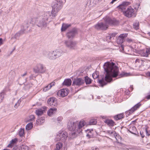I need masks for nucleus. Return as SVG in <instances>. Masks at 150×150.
Instances as JSON below:
<instances>
[{
	"mask_svg": "<svg viewBox=\"0 0 150 150\" xmlns=\"http://www.w3.org/2000/svg\"><path fill=\"white\" fill-rule=\"evenodd\" d=\"M103 67L106 72L105 79L99 81L102 87L106 85L107 82H110L112 80V77H116L118 74V68L114 63L107 62L104 65Z\"/></svg>",
	"mask_w": 150,
	"mask_h": 150,
	"instance_id": "nucleus-1",
	"label": "nucleus"
},
{
	"mask_svg": "<svg viewBox=\"0 0 150 150\" xmlns=\"http://www.w3.org/2000/svg\"><path fill=\"white\" fill-rule=\"evenodd\" d=\"M86 124V122L84 120L81 121L79 123L71 121L68 122V126L70 130L75 131L80 133L82 132V128Z\"/></svg>",
	"mask_w": 150,
	"mask_h": 150,
	"instance_id": "nucleus-2",
	"label": "nucleus"
},
{
	"mask_svg": "<svg viewBox=\"0 0 150 150\" xmlns=\"http://www.w3.org/2000/svg\"><path fill=\"white\" fill-rule=\"evenodd\" d=\"M108 24H114L113 21L109 17L105 20V23H98L95 25V27L97 30H105L108 28Z\"/></svg>",
	"mask_w": 150,
	"mask_h": 150,
	"instance_id": "nucleus-3",
	"label": "nucleus"
},
{
	"mask_svg": "<svg viewBox=\"0 0 150 150\" xmlns=\"http://www.w3.org/2000/svg\"><path fill=\"white\" fill-rule=\"evenodd\" d=\"M33 22H34L35 23L38 27L42 29H44L47 27V22L43 18L40 16H38L32 19Z\"/></svg>",
	"mask_w": 150,
	"mask_h": 150,
	"instance_id": "nucleus-4",
	"label": "nucleus"
},
{
	"mask_svg": "<svg viewBox=\"0 0 150 150\" xmlns=\"http://www.w3.org/2000/svg\"><path fill=\"white\" fill-rule=\"evenodd\" d=\"M62 3L60 1L55 0L52 4V15L53 17L55 16L58 12L62 8Z\"/></svg>",
	"mask_w": 150,
	"mask_h": 150,
	"instance_id": "nucleus-5",
	"label": "nucleus"
},
{
	"mask_svg": "<svg viewBox=\"0 0 150 150\" xmlns=\"http://www.w3.org/2000/svg\"><path fill=\"white\" fill-rule=\"evenodd\" d=\"M33 70L34 72L35 73H44L46 71V68L43 65L38 64L34 68Z\"/></svg>",
	"mask_w": 150,
	"mask_h": 150,
	"instance_id": "nucleus-6",
	"label": "nucleus"
},
{
	"mask_svg": "<svg viewBox=\"0 0 150 150\" xmlns=\"http://www.w3.org/2000/svg\"><path fill=\"white\" fill-rule=\"evenodd\" d=\"M67 137V134L66 132L60 131L58 132L57 135L56 139L57 141L65 140Z\"/></svg>",
	"mask_w": 150,
	"mask_h": 150,
	"instance_id": "nucleus-7",
	"label": "nucleus"
},
{
	"mask_svg": "<svg viewBox=\"0 0 150 150\" xmlns=\"http://www.w3.org/2000/svg\"><path fill=\"white\" fill-rule=\"evenodd\" d=\"M65 46L70 50L74 49L76 46V43L71 40H65L64 41Z\"/></svg>",
	"mask_w": 150,
	"mask_h": 150,
	"instance_id": "nucleus-8",
	"label": "nucleus"
},
{
	"mask_svg": "<svg viewBox=\"0 0 150 150\" xmlns=\"http://www.w3.org/2000/svg\"><path fill=\"white\" fill-rule=\"evenodd\" d=\"M84 83V80L81 78L74 79L72 85L80 86Z\"/></svg>",
	"mask_w": 150,
	"mask_h": 150,
	"instance_id": "nucleus-9",
	"label": "nucleus"
},
{
	"mask_svg": "<svg viewBox=\"0 0 150 150\" xmlns=\"http://www.w3.org/2000/svg\"><path fill=\"white\" fill-rule=\"evenodd\" d=\"M130 4V3L129 2H124L121 5L118 6L117 8L119 9L120 11L124 13L125 11L127 10L126 8L127 6Z\"/></svg>",
	"mask_w": 150,
	"mask_h": 150,
	"instance_id": "nucleus-10",
	"label": "nucleus"
},
{
	"mask_svg": "<svg viewBox=\"0 0 150 150\" xmlns=\"http://www.w3.org/2000/svg\"><path fill=\"white\" fill-rule=\"evenodd\" d=\"M134 9L131 6H129L127 8L126 10L125 11L123 14L125 16L128 17H130L134 14Z\"/></svg>",
	"mask_w": 150,
	"mask_h": 150,
	"instance_id": "nucleus-11",
	"label": "nucleus"
},
{
	"mask_svg": "<svg viewBox=\"0 0 150 150\" xmlns=\"http://www.w3.org/2000/svg\"><path fill=\"white\" fill-rule=\"evenodd\" d=\"M68 93V91L66 89H62L59 90L57 93V96L60 97H63L67 96Z\"/></svg>",
	"mask_w": 150,
	"mask_h": 150,
	"instance_id": "nucleus-12",
	"label": "nucleus"
},
{
	"mask_svg": "<svg viewBox=\"0 0 150 150\" xmlns=\"http://www.w3.org/2000/svg\"><path fill=\"white\" fill-rule=\"evenodd\" d=\"M127 34H122L120 35L118 38L117 42L118 44H122L124 41V39L127 36Z\"/></svg>",
	"mask_w": 150,
	"mask_h": 150,
	"instance_id": "nucleus-13",
	"label": "nucleus"
},
{
	"mask_svg": "<svg viewBox=\"0 0 150 150\" xmlns=\"http://www.w3.org/2000/svg\"><path fill=\"white\" fill-rule=\"evenodd\" d=\"M47 103L48 104L51 106H55L57 105V100L55 98H51L49 99Z\"/></svg>",
	"mask_w": 150,
	"mask_h": 150,
	"instance_id": "nucleus-14",
	"label": "nucleus"
},
{
	"mask_svg": "<svg viewBox=\"0 0 150 150\" xmlns=\"http://www.w3.org/2000/svg\"><path fill=\"white\" fill-rule=\"evenodd\" d=\"M51 14H52V12L48 11L44 13L42 15L40 16L43 18V19H45L47 22L48 19L50 18Z\"/></svg>",
	"mask_w": 150,
	"mask_h": 150,
	"instance_id": "nucleus-15",
	"label": "nucleus"
},
{
	"mask_svg": "<svg viewBox=\"0 0 150 150\" xmlns=\"http://www.w3.org/2000/svg\"><path fill=\"white\" fill-rule=\"evenodd\" d=\"M76 33V30L75 29H74L71 31L67 33V36L69 38H73Z\"/></svg>",
	"mask_w": 150,
	"mask_h": 150,
	"instance_id": "nucleus-16",
	"label": "nucleus"
},
{
	"mask_svg": "<svg viewBox=\"0 0 150 150\" xmlns=\"http://www.w3.org/2000/svg\"><path fill=\"white\" fill-rule=\"evenodd\" d=\"M56 59L61 56L64 53L63 51L60 49H57L54 50Z\"/></svg>",
	"mask_w": 150,
	"mask_h": 150,
	"instance_id": "nucleus-17",
	"label": "nucleus"
},
{
	"mask_svg": "<svg viewBox=\"0 0 150 150\" xmlns=\"http://www.w3.org/2000/svg\"><path fill=\"white\" fill-rule=\"evenodd\" d=\"M47 57L50 60H53L56 59L54 51L49 52L47 54Z\"/></svg>",
	"mask_w": 150,
	"mask_h": 150,
	"instance_id": "nucleus-18",
	"label": "nucleus"
},
{
	"mask_svg": "<svg viewBox=\"0 0 150 150\" xmlns=\"http://www.w3.org/2000/svg\"><path fill=\"white\" fill-rule=\"evenodd\" d=\"M141 105V104L139 103H138L129 110V113L131 114L135 110H137L139 108Z\"/></svg>",
	"mask_w": 150,
	"mask_h": 150,
	"instance_id": "nucleus-19",
	"label": "nucleus"
},
{
	"mask_svg": "<svg viewBox=\"0 0 150 150\" xmlns=\"http://www.w3.org/2000/svg\"><path fill=\"white\" fill-rule=\"evenodd\" d=\"M57 109L56 108H51L47 111V114L50 116H51L56 112Z\"/></svg>",
	"mask_w": 150,
	"mask_h": 150,
	"instance_id": "nucleus-20",
	"label": "nucleus"
},
{
	"mask_svg": "<svg viewBox=\"0 0 150 150\" xmlns=\"http://www.w3.org/2000/svg\"><path fill=\"white\" fill-rule=\"evenodd\" d=\"M71 83L72 81L71 79H67L64 80V82L63 83V85L67 86H69L71 85Z\"/></svg>",
	"mask_w": 150,
	"mask_h": 150,
	"instance_id": "nucleus-21",
	"label": "nucleus"
},
{
	"mask_svg": "<svg viewBox=\"0 0 150 150\" xmlns=\"http://www.w3.org/2000/svg\"><path fill=\"white\" fill-rule=\"evenodd\" d=\"M88 134H87V136H89V137H92L94 136V134L95 133V131L93 130H88L87 131Z\"/></svg>",
	"mask_w": 150,
	"mask_h": 150,
	"instance_id": "nucleus-22",
	"label": "nucleus"
},
{
	"mask_svg": "<svg viewBox=\"0 0 150 150\" xmlns=\"http://www.w3.org/2000/svg\"><path fill=\"white\" fill-rule=\"evenodd\" d=\"M143 60L137 59L135 61V64L137 66L140 67L143 64Z\"/></svg>",
	"mask_w": 150,
	"mask_h": 150,
	"instance_id": "nucleus-23",
	"label": "nucleus"
},
{
	"mask_svg": "<svg viewBox=\"0 0 150 150\" xmlns=\"http://www.w3.org/2000/svg\"><path fill=\"white\" fill-rule=\"evenodd\" d=\"M70 24H67L64 23L62 24L61 30L62 31H64L68 27L71 26Z\"/></svg>",
	"mask_w": 150,
	"mask_h": 150,
	"instance_id": "nucleus-24",
	"label": "nucleus"
},
{
	"mask_svg": "<svg viewBox=\"0 0 150 150\" xmlns=\"http://www.w3.org/2000/svg\"><path fill=\"white\" fill-rule=\"evenodd\" d=\"M105 122L110 126H113L114 125V122L112 120L107 119L105 120Z\"/></svg>",
	"mask_w": 150,
	"mask_h": 150,
	"instance_id": "nucleus-25",
	"label": "nucleus"
},
{
	"mask_svg": "<svg viewBox=\"0 0 150 150\" xmlns=\"http://www.w3.org/2000/svg\"><path fill=\"white\" fill-rule=\"evenodd\" d=\"M44 110L42 109H39L36 110L35 112L38 116L42 115L44 113Z\"/></svg>",
	"mask_w": 150,
	"mask_h": 150,
	"instance_id": "nucleus-26",
	"label": "nucleus"
},
{
	"mask_svg": "<svg viewBox=\"0 0 150 150\" xmlns=\"http://www.w3.org/2000/svg\"><path fill=\"white\" fill-rule=\"evenodd\" d=\"M124 114L123 113H121L115 116L114 118L116 120H117L124 117Z\"/></svg>",
	"mask_w": 150,
	"mask_h": 150,
	"instance_id": "nucleus-27",
	"label": "nucleus"
},
{
	"mask_svg": "<svg viewBox=\"0 0 150 150\" xmlns=\"http://www.w3.org/2000/svg\"><path fill=\"white\" fill-rule=\"evenodd\" d=\"M62 144L60 142H59L56 144V148L54 150H62Z\"/></svg>",
	"mask_w": 150,
	"mask_h": 150,
	"instance_id": "nucleus-28",
	"label": "nucleus"
},
{
	"mask_svg": "<svg viewBox=\"0 0 150 150\" xmlns=\"http://www.w3.org/2000/svg\"><path fill=\"white\" fill-rule=\"evenodd\" d=\"M23 31L21 30L19 32L16 33L11 38L17 39L23 33Z\"/></svg>",
	"mask_w": 150,
	"mask_h": 150,
	"instance_id": "nucleus-29",
	"label": "nucleus"
},
{
	"mask_svg": "<svg viewBox=\"0 0 150 150\" xmlns=\"http://www.w3.org/2000/svg\"><path fill=\"white\" fill-rule=\"evenodd\" d=\"M18 134L20 137L23 136L25 134L24 129L21 128L18 131Z\"/></svg>",
	"mask_w": 150,
	"mask_h": 150,
	"instance_id": "nucleus-30",
	"label": "nucleus"
},
{
	"mask_svg": "<svg viewBox=\"0 0 150 150\" xmlns=\"http://www.w3.org/2000/svg\"><path fill=\"white\" fill-rule=\"evenodd\" d=\"M17 140V139H12L10 141V143L8 145V147H11L13 145V144H14L16 143Z\"/></svg>",
	"mask_w": 150,
	"mask_h": 150,
	"instance_id": "nucleus-31",
	"label": "nucleus"
},
{
	"mask_svg": "<svg viewBox=\"0 0 150 150\" xmlns=\"http://www.w3.org/2000/svg\"><path fill=\"white\" fill-rule=\"evenodd\" d=\"M33 124L31 122L28 124L26 126V129L27 130H29L31 129L33 127Z\"/></svg>",
	"mask_w": 150,
	"mask_h": 150,
	"instance_id": "nucleus-32",
	"label": "nucleus"
},
{
	"mask_svg": "<svg viewBox=\"0 0 150 150\" xmlns=\"http://www.w3.org/2000/svg\"><path fill=\"white\" fill-rule=\"evenodd\" d=\"M85 81L86 84H89L91 82V80L88 76L85 77Z\"/></svg>",
	"mask_w": 150,
	"mask_h": 150,
	"instance_id": "nucleus-33",
	"label": "nucleus"
},
{
	"mask_svg": "<svg viewBox=\"0 0 150 150\" xmlns=\"http://www.w3.org/2000/svg\"><path fill=\"white\" fill-rule=\"evenodd\" d=\"M140 53L141 55L142 56L147 57L148 56L146 50H142L140 51Z\"/></svg>",
	"mask_w": 150,
	"mask_h": 150,
	"instance_id": "nucleus-34",
	"label": "nucleus"
},
{
	"mask_svg": "<svg viewBox=\"0 0 150 150\" xmlns=\"http://www.w3.org/2000/svg\"><path fill=\"white\" fill-rule=\"evenodd\" d=\"M130 132L133 134H134L136 132V129L134 127H131L129 129Z\"/></svg>",
	"mask_w": 150,
	"mask_h": 150,
	"instance_id": "nucleus-35",
	"label": "nucleus"
},
{
	"mask_svg": "<svg viewBox=\"0 0 150 150\" xmlns=\"http://www.w3.org/2000/svg\"><path fill=\"white\" fill-rule=\"evenodd\" d=\"M139 22L136 21L134 22L133 24L134 28L136 30H137L139 29Z\"/></svg>",
	"mask_w": 150,
	"mask_h": 150,
	"instance_id": "nucleus-36",
	"label": "nucleus"
},
{
	"mask_svg": "<svg viewBox=\"0 0 150 150\" xmlns=\"http://www.w3.org/2000/svg\"><path fill=\"white\" fill-rule=\"evenodd\" d=\"M116 34V33H112L109 35V36H107V39H111L112 38L115 36Z\"/></svg>",
	"mask_w": 150,
	"mask_h": 150,
	"instance_id": "nucleus-37",
	"label": "nucleus"
},
{
	"mask_svg": "<svg viewBox=\"0 0 150 150\" xmlns=\"http://www.w3.org/2000/svg\"><path fill=\"white\" fill-rule=\"evenodd\" d=\"M35 119V117L34 115H31L29 116V117L28 118L27 121L29 122L32 121Z\"/></svg>",
	"mask_w": 150,
	"mask_h": 150,
	"instance_id": "nucleus-38",
	"label": "nucleus"
},
{
	"mask_svg": "<svg viewBox=\"0 0 150 150\" xmlns=\"http://www.w3.org/2000/svg\"><path fill=\"white\" fill-rule=\"evenodd\" d=\"M96 123L97 121L94 119L91 120L89 122V124L90 125H96Z\"/></svg>",
	"mask_w": 150,
	"mask_h": 150,
	"instance_id": "nucleus-39",
	"label": "nucleus"
},
{
	"mask_svg": "<svg viewBox=\"0 0 150 150\" xmlns=\"http://www.w3.org/2000/svg\"><path fill=\"white\" fill-rule=\"evenodd\" d=\"M37 122H38L39 123H40L41 124L43 123L44 122V117H41V118L40 119H38L37 120Z\"/></svg>",
	"mask_w": 150,
	"mask_h": 150,
	"instance_id": "nucleus-40",
	"label": "nucleus"
},
{
	"mask_svg": "<svg viewBox=\"0 0 150 150\" xmlns=\"http://www.w3.org/2000/svg\"><path fill=\"white\" fill-rule=\"evenodd\" d=\"M130 73H128L125 72L122 73L121 75L122 77H126L130 76Z\"/></svg>",
	"mask_w": 150,
	"mask_h": 150,
	"instance_id": "nucleus-41",
	"label": "nucleus"
},
{
	"mask_svg": "<svg viewBox=\"0 0 150 150\" xmlns=\"http://www.w3.org/2000/svg\"><path fill=\"white\" fill-rule=\"evenodd\" d=\"M22 150H29V147L26 145H23L21 147Z\"/></svg>",
	"mask_w": 150,
	"mask_h": 150,
	"instance_id": "nucleus-42",
	"label": "nucleus"
},
{
	"mask_svg": "<svg viewBox=\"0 0 150 150\" xmlns=\"http://www.w3.org/2000/svg\"><path fill=\"white\" fill-rule=\"evenodd\" d=\"M21 102V100L20 99L18 100L17 103H16L14 105V107L16 108H17L19 106Z\"/></svg>",
	"mask_w": 150,
	"mask_h": 150,
	"instance_id": "nucleus-43",
	"label": "nucleus"
},
{
	"mask_svg": "<svg viewBox=\"0 0 150 150\" xmlns=\"http://www.w3.org/2000/svg\"><path fill=\"white\" fill-rule=\"evenodd\" d=\"M51 88V87H50L49 85H48L43 89V90L44 92H46L48 90H49Z\"/></svg>",
	"mask_w": 150,
	"mask_h": 150,
	"instance_id": "nucleus-44",
	"label": "nucleus"
},
{
	"mask_svg": "<svg viewBox=\"0 0 150 150\" xmlns=\"http://www.w3.org/2000/svg\"><path fill=\"white\" fill-rule=\"evenodd\" d=\"M99 75L98 74V72H96L95 73H94L92 74V76L94 79H96L98 77Z\"/></svg>",
	"mask_w": 150,
	"mask_h": 150,
	"instance_id": "nucleus-45",
	"label": "nucleus"
},
{
	"mask_svg": "<svg viewBox=\"0 0 150 150\" xmlns=\"http://www.w3.org/2000/svg\"><path fill=\"white\" fill-rule=\"evenodd\" d=\"M4 98V93H0V103L1 102Z\"/></svg>",
	"mask_w": 150,
	"mask_h": 150,
	"instance_id": "nucleus-46",
	"label": "nucleus"
},
{
	"mask_svg": "<svg viewBox=\"0 0 150 150\" xmlns=\"http://www.w3.org/2000/svg\"><path fill=\"white\" fill-rule=\"evenodd\" d=\"M134 8L136 10H137L139 8V4H135L134 5Z\"/></svg>",
	"mask_w": 150,
	"mask_h": 150,
	"instance_id": "nucleus-47",
	"label": "nucleus"
},
{
	"mask_svg": "<svg viewBox=\"0 0 150 150\" xmlns=\"http://www.w3.org/2000/svg\"><path fill=\"white\" fill-rule=\"evenodd\" d=\"M55 84V83L54 82H53L50 84H49V85L50 86V87L51 88L52 86H54Z\"/></svg>",
	"mask_w": 150,
	"mask_h": 150,
	"instance_id": "nucleus-48",
	"label": "nucleus"
},
{
	"mask_svg": "<svg viewBox=\"0 0 150 150\" xmlns=\"http://www.w3.org/2000/svg\"><path fill=\"white\" fill-rule=\"evenodd\" d=\"M146 51L148 55L150 54V48H147Z\"/></svg>",
	"mask_w": 150,
	"mask_h": 150,
	"instance_id": "nucleus-49",
	"label": "nucleus"
},
{
	"mask_svg": "<svg viewBox=\"0 0 150 150\" xmlns=\"http://www.w3.org/2000/svg\"><path fill=\"white\" fill-rule=\"evenodd\" d=\"M62 119V118L61 117H59L57 118V121L58 122H61Z\"/></svg>",
	"mask_w": 150,
	"mask_h": 150,
	"instance_id": "nucleus-50",
	"label": "nucleus"
},
{
	"mask_svg": "<svg viewBox=\"0 0 150 150\" xmlns=\"http://www.w3.org/2000/svg\"><path fill=\"white\" fill-rule=\"evenodd\" d=\"M92 150H99V149L96 147H93L92 148Z\"/></svg>",
	"mask_w": 150,
	"mask_h": 150,
	"instance_id": "nucleus-51",
	"label": "nucleus"
},
{
	"mask_svg": "<svg viewBox=\"0 0 150 150\" xmlns=\"http://www.w3.org/2000/svg\"><path fill=\"white\" fill-rule=\"evenodd\" d=\"M10 74H12V75H13L14 76L15 75V73L13 71H11L10 72Z\"/></svg>",
	"mask_w": 150,
	"mask_h": 150,
	"instance_id": "nucleus-52",
	"label": "nucleus"
},
{
	"mask_svg": "<svg viewBox=\"0 0 150 150\" xmlns=\"http://www.w3.org/2000/svg\"><path fill=\"white\" fill-rule=\"evenodd\" d=\"M3 44V40L2 38H0V45Z\"/></svg>",
	"mask_w": 150,
	"mask_h": 150,
	"instance_id": "nucleus-53",
	"label": "nucleus"
},
{
	"mask_svg": "<svg viewBox=\"0 0 150 150\" xmlns=\"http://www.w3.org/2000/svg\"><path fill=\"white\" fill-rule=\"evenodd\" d=\"M133 89V88H132V86H130V87L129 88V91H132Z\"/></svg>",
	"mask_w": 150,
	"mask_h": 150,
	"instance_id": "nucleus-54",
	"label": "nucleus"
},
{
	"mask_svg": "<svg viewBox=\"0 0 150 150\" xmlns=\"http://www.w3.org/2000/svg\"><path fill=\"white\" fill-rule=\"evenodd\" d=\"M127 40L128 42H130L132 41V39H127Z\"/></svg>",
	"mask_w": 150,
	"mask_h": 150,
	"instance_id": "nucleus-55",
	"label": "nucleus"
},
{
	"mask_svg": "<svg viewBox=\"0 0 150 150\" xmlns=\"http://www.w3.org/2000/svg\"><path fill=\"white\" fill-rule=\"evenodd\" d=\"M107 132L109 134H112V132L111 130H108L107 131Z\"/></svg>",
	"mask_w": 150,
	"mask_h": 150,
	"instance_id": "nucleus-56",
	"label": "nucleus"
},
{
	"mask_svg": "<svg viewBox=\"0 0 150 150\" xmlns=\"http://www.w3.org/2000/svg\"><path fill=\"white\" fill-rule=\"evenodd\" d=\"M146 98L147 99H150V94L149 95H148L146 96Z\"/></svg>",
	"mask_w": 150,
	"mask_h": 150,
	"instance_id": "nucleus-57",
	"label": "nucleus"
},
{
	"mask_svg": "<svg viewBox=\"0 0 150 150\" xmlns=\"http://www.w3.org/2000/svg\"><path fill=\"white\" fill-rule=\"evenodd\" d=\"M27 74V73L26 72L24 74L21 75L22 76H25Z\"/></svg>",
	"mask_w": 150,
	"mask_h": 150,
	"instance_id": "nucleus-58",
	"label": "nucleus"
},
{
	"mask_svg": "<svg viewBox=\"0 0 150 150\" xmlns=\"http://www.w3.org/2000/svg\"><path fill=\"white\" fill-rule=\"evenodd\" d=\"M115 0H112L111 2L110 3V4H112L115 1Z\"/></svg>",
	"mask_w": 150,
	"mask_h": 150,
	"instance_id": "nucleus-59",
	"label": "nucleus"
},
{
	"mask_svg": "<svg viewBox=\"0 0 150 150\" xmlns=\"http://www.w3.org/2000/svg\"><path fill=\"white\" fill-rule=\"evenodd\" d=\"M146 133L147 135H148V136H149V134H148L147 130L146 129Z\"/></svg>",
	"mask_w": 150,
	"mask_h": 150,
	"instance_id": "nucleus-60",
	"label": "nucleus"
},
{
	"mask_svg": "<svg viewBox=\"0 0 150 150\" xmlns=\"http://www.w3.org/2000/svg\"><path fill=\"white\" fill-rule=\"evenodd\" d=\"M148 74L149 76H150V72H148Z\"/></svg>",
	"mask_w": 150,
	"mask_h": 150,
	"instance_id": "nucleus-61",
	"label": "nucleus"
},
{
	"mask_svg": "<svg viewBox=\"0 0 150 150\" xmlns=\"http://www.w3.org/2000/svg\"><path fill=\"white\" fill-rule=\"evenodd\" d=\"M102 118H106V116H103L102 117Z\"/></svg>",
	"mask_w": 150,
	"mask_h": 150,
	"instance_id": "nucleus-62",
	"label": "nucleus"
},
{
	"mask_svg": "<svg viewBox=\"0 0 150 150\" xmlns=\"http://www.w3.org/2000/svg\"><path fill=\"white\" fill-rule=\"evenodd\" d=\"M2 13V11H0V16L1 15Z\"/></svg>",
	"mask_w": 150,
	"mask_h": 150,
	"instance_id": "nucleus-63",
	"label": "nucleus"
},
{
	"mask_svg": "<svg viewBox=\"0 0 150 150\" xmlns=\"http://www.w3.org/2000/svg\"><path fill=\"white\" fill-rule=\"evenodd\" d=\"M148 34L150 36V33H149Z\"/></svg>",
	"mask_w": 150,
	"mask_h": 150,
	"instance_id": "nucleus-64",
	"label": "nucleus"
}]
</instances>
